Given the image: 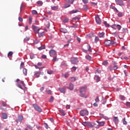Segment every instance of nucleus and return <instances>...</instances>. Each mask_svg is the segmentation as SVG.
<instances>
[{
  "label": "nucleus",
  "instance_id": "1",
  "mask_svg": "<svg viewBox=\"0 0 130 130\" xmlns=\"http://www.w3.org/2000/svg\"><path fill=\"white\" fill-rule=\"evenodd\" d=\"M32 106L34 108V109H35V110H36V111H38V112H42V109H41V108L39 107V106H38L37 104H34L32 105Z\"/></svg>",
  "mask_w": 130,
  "mask_h": 130
},
{
  "label": "nucleus",
  "instance_id": "2",
  "mask_svg": "<svg viewBox=\"0 0 130 130\" xmlns=\"http://www.w3.org/2000/svg\"><path fill=\"white\" fill-rule=\"evenodd\" d=\"M104 43L106 46H111V45L114 44V42L113 41L108 40L106 41Z\"/></svg>",
  "mask_w": 130,
  "mask_h": 130
},
{
  "label": "nucleus",
  "instance_id": "3",
  "mask_svg": "<svg viewBox=\"0 0 130 130\" xmlns=\"http://www.w3.org/2000/svg\"><path fill=\"white\" fill-rule=\"evenodd\" d=\"M89 112L87 110H82L80 112V115L81 116H85V115H88Z\"/></svg>",
  "mask_w": 130,
  "mask_h": 130
},
{
  "label": "nucleus",
  "instance_id": "4",
  "mask_svg": "<svg viewBox=\"0 0 130 130\" xmlns=\"http://www.w3.org/2000/svg\"><path fill=\"white\" fill-rule=\"evenodd\" d=\"M112 28L115 30H116L117 29L118 30V31H119L121 29V25L119 24H114L112 25Z\"/></svg>",
  "mask_w": 130,
  "mask_h": 130
},
{
  "label": "nucleus",
  "instance_id": "5",
  "mask_svg": "<svg viewBox=\"0 0 130 130\" xmlns=\"http://www.w3.org/2000/svg\"><path fill=\"white\" fill-rule=\"evenodd\" d=\"M71 62L73 64H77L79 62V60H78V58L72 57L71 59Z\"/></svg>",
  "mask_w": 130,
  "mask_h": 130
},
{
  "label": "nucleus",
  "instance_id": "6",
  "mask_svg": "<svg viewBox=\"0 0 130 130\" xmlns=\"http://www.w3.org/2000/svg\"><path fill=\"white\" fill-rule=\"evenodd\" d=\"M49 53L50 54V56H54V55H56V52L54 50H51L49 51Z\"/></svg>",
  "mask_w": 130,
  "mask_h": 130
},
{
  "label": "nucleus",
  "instance_id": "7",
  "mask_svg": "<svg viewBox=\"0 0 130 130\" xmlns=\"http://www.w3.org/2000/svg\"><path fill=\"white\" fill-rule=\"evenodd\" d=\"M23 119H24V117L22 116H19L18 118L16 119V121L17 123H19V122H22Z\"/></svg>",
  "mask_w": 130,
  "mask_h": 130
},
{
  "label": "nucleus",
  "instance_id": "8",
  "mask_svg": "<svg viewBox=\"0 0 130 130\" xmlns=\"http://www.w3.org/2000/svg\"><path fill=\"white\" fill-rule=\"evenodd\" d=\"M95 21L99 25L101 24V20L100 19V17H99V15H96L95 16Z\"/></svg>",
  "mask_w": 130,
  "mask_h": 130
},
{
  "label": "nucleus",
  "instance_id": "9",
  "mask_svg": "<svg viewBox=\"0 0 130 130\" xmlns=\"http://www.w3.org/2000/svg\"><path fill=\"white\" fill-rule=\"evenodd\" d=\"M32 28L35 33H39V31L40 30V28L39 27L36 26L32 25Z\"/></svg>",
  "mask_w": 130,
  "mask_h": 130
},
{
  "label": "nucleus",
  "instance_id": "10",
  "mask_svg": "<svg viewBox=\"0 0 130 130\" xmlns=\"http://www.w3.org/2000/svg\"><path fill=\"white\" fill-rule=\"evenodd\" d=\"M66 89H67V87L64 86L62 88H59L58 90L59 91H60L61 93H63V94H65Z\"/></svg>",
  "mask_w": 130,
  "mask_h": 130
},
{
  "label": "nucleus",
  "instance_id": "11",
  "mask_svg": "<svg viewBox=\"0 0 130 130\" xmlns=\"http://www.w3.org/2000/svg\"><path fill=\"white\" fill-rule=\"evenodd\" d=\"M40 75H41V72L40 71H35L34 72V76L36 77V78H39Z\"/></svg>",
  "mask_w": 130,
  "mask_h": 130
},
{
  "label": "nucleus",
  "instance_id": "12",
  "mask_svg": "<svg viewBox=\"0 0 130 130\" xmlns=\"http://www.w3.org/2000/svg\"><path fill=\"white\" fill-rule=\"evenodd\" d=\"M86 91H87V86L80 87V93H83V92H86Z\"/></svg>",
  "mask_w": 130,
  "mask_h": 130
},
{
  "label": "nucleus",
  "instance_id": "13",
  "mask_svg": "<svg viewBox=\"0 0 130 130\" xmlns=\"http://www.w3.org/2000/svg\"><path fill=\"white\" fill-rule=\"evenodd\" d=\"M115 2L119 6H123V2L122 0H115Z\"/></svg>",
  "mask_w": 130,
  "mask_h": 130
},
{
  "label": "nucleus",
  "instance_id": "14",
  "mask_svg": "<svg viewBox=\"0 0 130 130\" xmlns=\"http://www.w3.org/2000/svg\"><path fill=\"white\" fill-rule=\"evenodd\" d=\"M83 125H84V126H91V122H83L82 123Z\"/></svg>",
  "mask_w": 130,
  "mask_h": 130
},
{
  "label": "nucleus",
  "instance_id": "15",
  "mask_svg": "<svg viewBox=\"0 0 130 130\" xmlns=\"http://www.w3.org/2000/svg\"><path fill=\"white\" fill-rule=\"evenodd\" d=\"M87 50H84V52L87 53V51H89V52H92V50H91V46L87 45Z\"/></svg>",
  "mask_w": 130,
  "mask_h": 130
},
{
  "label": "nucleus",
  "instance_id": "16",
  "mask_svg": "<svg viewBox=\"0 0 130 130\" xmlns=\"http://www.w3.org/2000/svg\"><path fill=\"white\" fill-rule=\"evenodd\" d=\"M60 32H62V33H64V34L68 33V30L66 28H60Z\"/></svg>",
  "mask_w": 130,
  "mask_h": 130
},
{
  "label": "nucleus",
  "instance_id": "17",
  "mask_svg": "<svg viewBox=\"0 0 130 130\" xmlns=\"http://www.w3.org/2000/svg\"><path fill=\"white\" fill-rule=\"evenodd\" d=\"M96 122L100 126H102L104 124H105V122L104 121H96Z\"/></svg>",
  "mask_w": 130,
  "mask_h": 130
},
{
  "label": "nucleus",
  "instance_id": "18",
  "mask_svg": "<svg viewBox=\"0 0 130 130\" xmlns=\"http://www.w3.org/2000/svg\"><path fill=\"white\" fill-rule=\"evenodd\" d=\"M119 120H118V117H114V122H115V124H117L118 123Z\"/></svg>",
  "mask_w": 130,
  "mask_h": 130
},
{
  "label": "nucleus",
  "instance_id": "19",
  "mask_svg": "<svg viewBox=\"0 0 130 130\" xmlns=\"http://www.w3.org/2000/svg\"><path fill=\"white\" fill-rule=\"evenodd\" d=\"M69 90H74V84L70 83L69 84V87H68Z\"/></svg>",
  "mask_w": 130,
  "mask_h": 130
},
{
  "label": "nucleus",
  "instance_id": "20",
  "mask_svg": "<svg viewBox=\"0 0 130 130\" xmlns=\"http://www.w3.org/2000/svg\"><path fill=\"white\" fill-rule=\"evenodd\" d=\"M51 8L53 11H56V10H58V6H51Z\"/></svg>",
  "mask_w": 130,
  "mask_h": 130
},
{
  "label": "nucleus",
  "instance_id": "21",
  "mask_svg": "<svg viewBox=\"0 0 130 130\" xmlns=\"http://www.w3.org/2000/svg\"><path fill=\"white\" fill-rule=\"evenodd\" d=\"M2 114L3 115V119H7V118H8V114H7L5 113H2Z\"/></svg>",
  "mask_w": 130,
  "mask_h": 130
},
{
  "label": "nucleus",
  "instance_id": "22",
  "mask_svg": "<svg viewBox=\"0 0 130 130\" xmlns=\"http://www.w3.org/2000/svg\"><path fill=\"white\" fill-rule=\"evenodd\" d=\"M79 11L78 10H72L69 12V14L72 15V14H76V13H78Z\"/></svg>",
  "mask_w": 130,
  "mask_h": 130
},
{
  "label": "nucleus",
  "instance_id": "23",
  "mask_svg": "<svg viewBox=\"0 0 130 130\" xmlns=\"http://www.w3.org/2000/svg\"><path fill=\"white\" fill-rule=\"evenodd\" d=\"M104 35H105V34L104 32H100L99 34V36L100 38H103V37H104Z\"/></svg>",
  "mask_w": 130,
  "mask_h": 130
},
{
  "label": "nucleus",
  "instance_id": "24",
  "mask_svg": "<svg viewBox=\"0 0 130 130\" xmlns=\"http://www.w3.org/2000/svg\"><path fill=\"white\" fill-rule=\"evenodd\" d=\"M27 127H28V128H29V129L32 130L33 129L34 126H35V125H31L30 124H27L26 125Z\"/></svg>",
  "mask_w": 130,
  "mask_h": 130
},
{
  "label": "nucleus",
  "instance_id": "25",
  "mask_svg": "<svg viewBox=\"0 0 130 130\" xmlns=\"http://www.w3.org/2000/svg\"><path fill=\"white\" fill-rule=\"evenodd\" d=\"M59 112H60L61 113V115L62 116H64V115H66V111H64V110H59Z\"/></svg>",
  "mask_w": 130,
  "mask_h": 130
},
{
  "label": "nucleus",
  "instance_id": "26",
  "mask_svg": "<svg viewBox=\"0 0 130 130\" xmlns=\"http://www.w3.org/2000/svg\"><path fill=\"white\" fill-rule=\"evenodd\" d=\"M67 3H69V4H74V2H75V0H66Z\"/></svg>",
  "mask_w": 130,
  "mask_h": 130
},
{
  "label": "nucleus",
  "instance_id": "27",
  "mask_svg": "<svg viewBox=\"0 0 130 130\" xmlns=\"http://www.w3.org/2000/svg\"><path fill=\"white\" fill-rule=\"evenodd\" d=\"M23 73L25 76H27V70L26 68L23 69Z\"/></svg>",
  "mask_w": 130,
  "mask_h": 130
},
{
  "label": "nucleus",
  "instance_id": "28",
  "mask_svg": "<svg viewBox=\"0 0 130 130\" xmlns=\"http://www.w3.org/2000/svg\"><path fill=\"white\" fill-rule=\"evenodd\" d=\"M30 40V38L29 37H26L24 39V42H27V41H29Z\"/></svg>",
  "mask_w": 130,
  "mask_h": 130
},
{
  "label": "nucleus",
  "instance_id": "29",
  "mask_svg": "<svg viewBox=\"0 0 130 130\" xmlns=\"http://www.w3.org/2000/svg\"><path fill=\"white\" fill-rule=\"evenodd\" d=\"M85 58H86V59H87V60H91V57H90V55H87L85 56Z\"/></svg>",
  "mask_w": 130,
  "mask_h": 130
},
{
  "label": "nucleus",
  "instance_id": "30",
  "mask_svg": "<svg viewBox=\"0 0 130 130\" xmlns=\"http://www.w3.org/2000/svg\"><path fill=\"white\" fill-rule=\"evenodd\" d=\"M124 15V13H121V12H119L118 13V16L119 17H122Z\"/></svg>",
  "mask_w": 130,
  "mask_h": 130
},
{
  "label": "nucleus",
  "instance_id": "31",
  "mask_svg": "<svg viewBox=\"0 0 130 130\" xmlns=\"http://www.w3.org/2000/svg\"><path fill=\"white\" fill-rule=\"evenodd\" d=\"M111 9H112V10H114V11H116V12L118 13V10H117V9H116V8H115V7L111 6Z\"/></svg>",
  "mask_w": 130,
  "mask_h": 130
},
{
  "label": "nucleus",
  "instance_id": "32",
  "mask_svg": "<svg viewBox=\"0 0 130 130\" xmlns=\"http://www.w3.org/2000/svg\"><path fill=\"white\" fill-rule=\"evenodd\" d=\"M83 10H84V11H88V10H89V8H88V6L87 5H84L83 6Z\"/></svg>",
  "mask_w": 130,
  "mask_h": 130
},
{
  "label": "nucleus",
  "instance_id": "33",
  "mask_svg": "<svg viewBox=\"0 0 130 130\" xmlns=\"http://www.w3.org/2000/svg\"><path fill=\"white\" fill-rule=\"evenodd\" d=\"M32 15H38V12H37V11L36 10H32Z\"/></svg>",
  "mask_w": 130,
  "mask_h": 130
},
{
  "label": "nucleus",
  "instance_id": "34",
  "mask_svg": "<svg viewBox=\"0 0 130 130\" xmlns=\"http://www.w3.org/2000/svg\"><path fill=\"white\" fill-rule=\"evenodd\" d=\"M39 50H42V49H45V46H42L41 47H39Z\"/></svg>",
  "mask_w": 130,
  "mask_h": 130
},
{
  "label": "nucleus",
  "instance_id": "35",
  "mask_svg": "<svg viewBox=\"0 0 130 130\" xmlns=\"http://www.w3.org/2000/svg\"><path fill=\"white\" fill-rule=\"evenodd\" d=\"M102 63L103 66H107V64H108V61H107V60H105Z\"/></svg>",
  "mask_w": 130,
  "mask_h": 130
},
{
  "label": "nucleus",
  "instance_id": "36",
  "mask_svg": "<svg viewBox=\"0 0 130 130\" xmlns=\"http://www.w3.org/2000/svg\"><path fill=\"white\" fill-rule=\"evenodd\" d=\"M39 34V37H42V36H43L44 35V32H39L38 33Z\"/></svg>",
  "mask_w": 130,
  "mask_h": 130
},
{
  "label": "nucleus",
  "instance_id": "37",
  "mask_svg": "<svg viewBox=\"0 0 130 130\" xmlns=\"http://www.w3.org/2000/svg\"><path fill=\"white\" fill-rule=\"evenodd\" d=\"M24 66H25V63H24V62H21V63L20 64V70H22V69H23V68H24Z\"/></svg>",
  "mask_w": 130,
  "mask_h": 130
},
{
  "label": "nucleus",
  "instance_id": "38",
  "mask_svg": "<svg viewBox=\"0 0 130 130\" xmlns=\"http://www.w3.org/2000/svg\"><path fill=\"white\" fill-rule=\"evenodd\" d=\"M3 106H4V107H6V106H7V107H10V105H7L5 102L2 103Z\"/></svg>",
  "mask_w": 130,
  "mask_h": 130
},
{
  "label": "nucleus",
  "instance_id": "39",
  "mask_svg": "<svg viewBox=\"0 0 130 130\" xmlns=\"http://www.w3.org/2000/svg\"><path fill=\"white\" fill-rule=\"evenodd\" d=\"M29 23L30 24H32V17L31 16L29 17Z\"/></svg>",
  "mask_w": 130,
  "mask_h": 130
},
{
  "label": "nucleus",
  "instance_id": "40",
  "mask_svg": "<svg viewBox=\"0 0 130 130\" xmlns=\"http://www.w3.org/2000/svg\"><path fill=\"white\" fill-rule=\"evenodd\" d=\"M69 76H70V74H69V73L67 72L65 73L64 78L67 79L69 77Z\"/></svg>",
  "mask_w": 130,
  "mask_h": 130
},
{
  "label": "nucleus",
  "instance_id": "41",
  "mask_svg": "<svg viewBox=\"0 0 130 130\" xmlns=\"http://www.w3.org/2000/svg\"><path fill=\"white\" fill-rule=\"evenodd\" d=\"M37 4L40 5V6H42V5H43V2H42V1H39L37 2Z\"/></svg>",
  "mask_w": 130,
  "mask_h": 130
},
{
  "label": "nucleus",
  "instance_id": "42",
  "mask_svg": "<svg viewBox=\"0 0 130 130\" xmlns=\"http://www.w3.org/2000/svg\"><path fill=\"white\" fill-rule=\"evenodd\" d=\"M104 24L105 25L106 27H109V24H108L107 21H104Z\"/></svg>",
  "mask_w": 130,
  "mask_h": 130
},
{
  "label": "nucleus",
  "instance_id": "43",
  "mask_svg": "<svg viewBox=\"0 0 130 130\" xmlns=\"http://www.w3.org/2000/svg\"><path fill=\"white\" fill-rule=\"evenodd\" d=\"M126 30V29L124 28H123L122 29V30H120V33H124L125 32V31Z\"/></svg>",
  "mask_w": 130,
  "mask_h": 130
},
{
  "label": "nucleus",
  "instance_id": "44",
  "mask_svg": "<svg viewBox=\"0 0 130 130\" xmlns=\"http://www.w3.org/2000/svg\"><path fill=\"white\" fill-rule=\"evenodd\" d=\"M120 99L121 100H124L125 99V97H124V96L123 95H120Z\"/></svg>",
  "mask_w": 130,
  "mask_h": 130
},
{
  "label": "nucleus",
  "instance_id": "45",
  "mask_svg": "<svg viewBox=\"0 0 130 130\" xmlns=\"http://www.w3.org/2000/svg\"><path fill=\"white\" fill-rule=\"evenodd\" d=\"M123 124H127V122L125 121V118H123Z\"/></svg>",
  "mask_w": 130,
  "mask_h": 130
},
{
  "label": "nucleus",
  "instance_id": "46",
  "mask_svg": "<svg viewBox=\"0 0 130 130\" xmlns=\"http://www.w3.org/2000/svg\"><path fill=\"white\" fill-rule=\"evenodd\" d=\"M47 74H48L49 75H52V74H53V71H48Z\"/></svg>",
  "mask_w": 130,
  "mask_h": 130
},
{
  "label": "nucleus",
  "instance_id": "47",
  "mask_svg": "<svg viewBox=\"0 0 130 130\" xmlns=\"http://www.w3.org/2000/svg\"><path fill=\"white\" fill-rule=\"evenodd\" d=\"M17 87H18V88H20V89H23L22 86H21V84L18 83H17Z\"/></svg>",
  "mask_w": 130,
  "mask_h": 130
},
{
  "label": "nucleus",
  "instance_id": "48",
  "mask_svg": "<svg viewBox=\"0 0 130 130\" xmlns=\"http://www.w3.org/2000/svg\"><path fill=\"white\" fill-rule=\"evenodd\" d=\"M53 100H54V98H53V96H51V98L49 100V102L50 103L53 102Z\"/></svg>",
  "mask_w": 130,
  "mask_h": 130
},
{
  "label": "nucleus",
  "instance_id": "49",
  "mask_svg": "<svg viewBox=\"0 0 130 130\" xmlns=\"http://www.w3.org/2000/svg\"><path fill=\"white\" fill-rule=\"evenodd\" d=\"M82 2L83 3V4H88V3H89V0H82Z\"/></svg>",
  "mask_w": 130,
  "mask_h": 130
},
{
  "label": "nucleus",
  "instance_id": "50",
  "mask_svg": "<svg viewBox=\"0 0 130 130\" xmlns=\"http://www.w3.org/2000/svg\"><path fill=\"white\" fill-rule=\"evenodd\" d=\"M68 22H69V19H68V18H65V19L63 20V23H68Z\"/></svg>",
  "mask_w": 130,
  "mask_h": 130
},
{
  "label": "nucleus",
  "instance_id": "51",
  "mask_svg": "<svg viewBox=\"0 0 130 130\" xmlns=\"http://www.w3.org/2000/svg\"><path fill=\"white\" fill-rule=\"evenodd\" d=\"M71 7V5L68 4H64V7L65 8H70Z\"/></svg>",
  "mask_w": 130,
  "mask_h": 130
},
{
  "label": "nucleus",
  "instance_id": "52",
  "mask_svg": "<svg viewBox=\"0 0 130 130\" xmlns=\"http://www.w3.org/2000/svg\"><path fill=\"white\" fill-rule=\"evenodd\" d=\"M72 20L73 21H76V20H80V18L79 17H74L72 18Z\"/></svg>",
  "mask_w": 130,
  "mask_h": 130
},
{
  "label": "nucleus",
  "instance_id": "53",
  "mask_svg": "<svg viewBox=\"0 0 130 130\" xmlns=\"http://www.w3.org/2000/svg\"><path fill=\"white\" fill-rule=\"evenodd\" d=\"M126 106L130 108V102H127L126 103Z\"/></svg>",
  "mask_w": 130,
  "mask_h": 130
},
{
  "label": "nucleus",
  "instance_id": "54",
  "mask_svg": "<svg viewBox=\"0 0 130 130\" xmlns=\"http://www.w3.org/2000/svg\"><path fill=\"white\" fill-rule=\"evenodd\" d=\"M12 55H13V52L12 51L9 52L8 54V56H12Z\"/></svg>",
  "mask_w": 130,
  "mask_h": 130
},
{
  "label": "nucleus",
  "instance_id": "55",
  "mask_svg": "<svg viewBox=\"0 0 130 130\" xmlns=\"http://www.w3.org/2000/svg\"><path fill=\"white\" fill-rule=\"evenodd\" d=\"M46 92H47V94H49V95H51V94L52 93L51 90H46Z\"/></svg>",
  "mask_w": 130,
  "mask_h": 130
},
{
  "label": "nucleus",
  "instance_id": "56",
  "mask_svg": "<svg viewBox=\"0 0 130 130\" xmlns=\"http://www.w3.org/2000/svg\"><path fill=\"white\" fill-rule=\"evenodd\" d=\"M94 40L96 43L98 42V41H99V38H98V37H95Z\"/></svg>",
  "mask_w": 130,
  "mask_h": 130
},
{
  "label": "nucleus",
  "instance_id": "57",
  "mask_svg": "<svg viewBox=\"0 0 130 130\" xmlns=\"http://www.w3.org/2000/svg\"><path fill=\"white\" fill-rule=\"evenodd\" d=\"M95 102H99L100 100H99V97L97 96L95 99Z\"/></svg>",
  "mask_w": 130,
  "mask_h": 130
},
{
  "label": "nucleus",
  "instance_id": "58",
  "mask_svg": "<svg viewBox=\"0 0 130 130\" xmlns=\"http://www.w3.org/2000/svg\"><path fill=\"white\" fill-rule=\"evenodd\" d=\"M46 26L47 28H49V27L50 26V23H49V22H47Z\"/></svg>",
  "mask_w": 130,
  "mask_h": 130
},
{
  "label": "nucleus",
  "instance_id": "59",
  "mask_svg": "<svg viewBox=\"0 0 130 130\" xmlns=\"http://www.w3.org/2000/svg\"><path fill=\"white\" fill-rule=\"evenodd\" d=\"M0 110H3L4 111H7V108H4L2 107H0Z\"/></svg>",
  "mask_w": 130,
  "mask_h": 130
},
{
  "label": "nucleus",
  "instance_id": "60",
  "mask_svg": "<svg viewBox=\"0 0 130 130\" xmlns=\"http://www.w3.org/2000/svg\"><path fill=\"white\" fill-rule=\"evenodd\" d=\"M71 80L72 82H75V81H76V78H75V77H71Z\"/></svg>",
  "mask_w": 130,
  "mask_h": 130
},
{
  "label": "nucleus",
  "instance_id": "61",
  "mask_svg": "<svg viewBox=\"0 0 130 130\" xmlns=\"http://www.w3.org/2000/svg\"><path fill=\"white\" fill-rule=\"evenodd\" d=\"M47 13H48V15H52V12L49 10L47 11Z\"/></svg>",
  "mask_w": 130,
  "mask_h": 130
},
{
  "label": "nucleus",
  "instance_id": "62",
  "mask_svg": "<svg viewBox=\"0 0 130 130\" xmlns=\"http://www.w3.org/2000/svg\"><path fill=\"white\" fill-rule=\"evenodd\" d=\"M52 60L53 61H56L57 60V58H56V56L54 57Z\"/></svg>",
  "mask_w": 130,
  "mask_h": 130
},
{
  "label": "nucleus",
  "instance_id": "63",
  "mask_svg": "<svg viewBox=\"0 0 130 130\" xmlns=\"http://www.w3.org/2000/svg\"><path fill=\"white\" fill-rule=\"evenodd\" d=\"M80 97H85V93H83V92L80 93Z\"/></svg>",
  "mask_w": 130,
  "mask_h": 130
},
{
  "label": "nucleus",
  "instance_id": "64",
  "mask_svg": "<svg viewBox=\"0 0 130 130\" xmlns=\"http://www.w3.org/2000/svg\"><path fill=\"white\" fill-rule=\"evenodd\" d=\"M44 125H45V127L47 129V128H48V124H47V123H45Z\"/></svg>",
  "mask_w": 130,
  "mask_h": 130
}]
</instances>
